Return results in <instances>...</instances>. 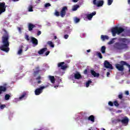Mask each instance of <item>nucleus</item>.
I'll return each mask as SVG.
<instances>
[{
	"label": "nucleus",
	"instance_id": "61",
	"mask_svg": "<svg viewBox=\"0 0 130 130\" xmlns=\"http://www.w3.org/2000/svg\"><path fill=\"white\" fill-rule=\"evenodd\" d=\"M27 49H28V48H27V49L25 50V51H27Z\"/></svg>",
	"mask_w": 130,
	"mask_h": 130
},
{
	"label": "nucleus",
	"instance_id": "13",
	"mask_svg": "<svg viewBox=\"0 0 130 130\" xmlns=\"http://www.w3.org/2000/svg\"><path fill=\"white\" fill-rule=\"evenodd\" d=\"M31 41L32 44H34V45H35V46H36L37 45H38V40H37V39L34 37H31Z\"/></svg>",
	"mask_w": 130,
	"mask_h": 130
},
{
	"label": "nucleus",
	"instance_id": "10",
	"mask_svg": "<svg viewBox=\"0 0 130 130\" xmlns=\"http://www.w3.org/2000/svg\"><path fill=\"white\" fill-rule=\"evenodd\" d=\"M124 31V29L122 27H114V34H118L119 35L120 33H122Z\"/></svg>",
	"mask_w": 130,
	"mask_h": 130
},
{
	"label": "nucleus",
	"instance_id": "37",
	"mask_svg": "<svg viewBox=\"0 0 130 130\" xmlns=\"http://www.w3.org/2000/svg\"><path fill=\"white\" fill-rule=\"evenodd\" d=\"M113 3V0H108V6H111V5Z\"/></svg>",
	"mask_w": 130,
	"mask_h": 130
},
{
	"label": "nucleus",
	"instance_id": "41",
	"mask_svg": "<svg viewBox=\"0 0 130 130\" xmlns=\"http://www.w3.org/2000/svg\"><path fill=\"white\" fill-rule=\"evenodd\" d=\"M5 107H6V105H1L0 106L1 109H4Z\"/></svg>",
	"mask_w": 130,
	"mask_h": 130
},
{
	"label": "nucleus",
	"instance_id": "45",
	"mask_svg": "<svg viewBox=\"0 0 130 130\" xmlns=\"http://www.w3.org/2000/svg\"><path fill=\"white\" fill-rule=\"evenodd\" d=\"M108 104L110 106H113V103L112 102H109Z\"/></svg>",
	"mask_w": 130,
	"mask_h": 130
},
{
	"label": "nucleus",
	"instance_id": "20",
	"mask_svg": "<svg viewBox=\"0 0 130 130\" xmlns=\"http://www.w3.org/2000/svg\"><path fill=\"white\" fill-rule=\"evenodd\" d=\"M36 70H37V71H34L33 73L34 77H36V76H37V75H38V74H39L40 72V70H39V67H36Z\"/></svg>",
	"mask_w": 130,
	"mask_h": 130
},
{
	"label": "nucleus",
	"instance_id": "35",
	"mask_svg": "<svg viewBox=\"0 0 130 130\" xmlns=\"http://www.w3.org/2000/svg\"><path fill=\"white\" fill-rule=\"evenodd\" d=\"M118 97L119 99H120V100H121V99H122L123 97V94H122V93H121L118 95Z\"/></svg>",
	"mask_w": 130,
	"mask_h": 130
},
{
	"label": "nucleus",
	"instance_id": "7",
	"mask_svg": "<svg viewBox=\"0 0 130 130\" xmlns=\"http://www.w3.org/2000/svg\"><path fill=\"white\" fill-rule=\"evenodd\" d=\"M117 121H118V122H121L123 124H125V125H127L128 124V121H129V120L128 119V118L126 116H125L122 120L118 119L116 120Z\"/></svg>",
	"mask_w": 130,
	"mask_h": 130
},
{
	"label": "nucleus",
	"instance_id": "38",
	"mask_svg": "<svg viewBox=\"0 0 130 130\" xmlns=\"http://www.w3.org/2000/svg\"><path fill=\"white\" fill-rule=\"evenodd\" d=\"M54 15H55L56 17H59V12L56 10Z\"/></svg>",
	"mask_w": 130,
	"mask_h": 130
},
{
	"label": "nucleus",
	"instance_id": "15",
	"mask_svg": "<svg viewBox=\"0 0 130 130\" xmlns=\"http://www.w3.org/2000/svg\"><path fill=\"white\" fill-rule=\"evenodd\" d=\"M90 73L94 78H99V76H100L99 73H96L94 70H90Z\"/></svg>",
	"mask_w": 130,
	"mask_h": 130
},
{
	"label": "nucleus",
	"instance_id": "46",
	"mask_svg": "<svg viewBox=\"0 0 130 130\" xmlns=\"http://www.w3.org/2000/svg\"><path fill=\"white\" fill-rule=\"evenodd\" d=\"M64 39H68V38H69V35H64Z\"/></svg>",
	"mask_w": 130,
	"mask_h": 130
},
{
	"label": "nucleus",
	"instance_id": "11",
	"mask_svg": "<svg viewBox=\"0 0 130 130\" xmlns=\"http://www.w3.org/2000/svg\"><path fill=\"white\" fill-rule=\"evenodd\" d=\"M64 64V62H61L58 63V68H60L61 70H66L68 68V66L63 65Z\"/></svg>",
	"mask_w": 130,
	"mask_h": 130
},
{
	"label": "nucleus",
	"instance_id": "36",
	"mask_svg": "<svg viewBox=\"0 0 130 130\" xmlns=\"http://www.w3.org/2000/svg\"><path fill=\"white\" fill-rule=\"evenodd\" d=\"M114 41V38H113L111 41H110L108 43V44H109V45H110L111 44H113Z\"/></svg>",
	"mask_w": 130,
	"mask_h": 130
},
{
	"label": "nucleus",
	"instance_id": "6",
	"mask_svg": "<svg viewBox=\"0 0 130 130\" xmlns=\"http://www.w3.org/2000/svg\"><path fill=\"white\" fill-rule=\"evenodd\" d=\"M47 86H41L39 88H37L35 91V95H40L42 92H43V89H45V88H47Z\"/></svg>",
	"mask_w": 130,
	"mask_h": 130
},
{
	"label": "nucleus",
	"instance_id": "32",
	"mask_svg": "<svg viewBox=\"0 0 130 130\" xmlns=\"http://www.w3.org/2000/svg\"><path fill=\"white\" fill-rule=\"evenodd\" d=\"M28 12H33V6L29 5L28 7Z\"/></svg>",
	"mask_w": 130,
	"mask_h": 130
},
{
	"label": "nucleus",
	"instance_id": "51",
	"mask_svg": "<svg viewBox=\"0 0 130 130\" xmlns=\"http://www.w3.org/2000/svg\"><path fill=\"white\" fill-rule=\"evenodd\" d=\"M120 112H121V110H118L117 112H116V113H120Z\"/></svg>",
	"mask_w": 130,
	"mask_h": 130
},
{
	"label": "nucleus",
	"instance_id": "63",
	"mask_svg": "<svg viewBox=\"0 0 130 130\" xmlns=\"http://www.w3.org/2000/svg\"><path fill=\"white\" fill-rule=\"evenodd\" d=\"M112 122H113V120H112Z\"/></svg>",
	"mask_w": 130,
	"mask_h": 130
},
{
	"label": "nucleus",
	"instance_id": "56",
	"mask_svg": "<svg viewBox=\"0 0 130 130\" xmlns=\"http://www.w3.org/2000/svg\"><path fill=\"white\" fill-rule=\"evenodd\" d=\"M86 51H87V52H90L91 50L89 49V50H87Z\"/></svg>",
	"mask_w": 130,
	"mask_h": 130
},
{
	"label": "nucleus",
	"instance_id": "17",
	"mask_svg": "<svg viewBox=\"0 0 130 130\" xmlns=\"http://www.w3.org/2000/svg\"><path fill=\"white\" fill-rule=\"evenodd\" d=\"M45 51H47V48H43L38 51V53L40 55L43 54Z\"/></svg>",
	"mask_w": 130,
	"mask_h": 130
},
{
	"label": "nucleus",
	"instance_id": "4",
	"mask_svg": "<svg viewBox=\"0 0 130 130\" xmlns=\"http://www.w3.org/2000/svg\"><path fill=\"white\" fill-rule=\"evenodd\" d=\"M93 4L94 6H96L98 7V8H99L100 7H102L103 5H104V1H98L97 0H93Z\"/></svg>",
	"mask_w": 130,
	"mask_h": 130
},
{
	"label": "nucleus",
	"instance_id": "27",
	"mask_svg": "<svg viewBox=\"0 0 130 130\" xmlns=\"http://www.w3.org/2000/svg\"><path fill=\"white\" fill-rule=\"evenodd\" d=\"M78 8H80V6L79 5H75L73 6L72 8V11H77Z\"/></svg>",
	"mask_w": 130,
	"mask_h": 130
},
{
	"label": "nucleus",
	"instance_id": "39",
	"mask_svg": "<svg viewBox=\"0 0 130 130\" xmlns=\"http://www.w3.org/2000/svg\"><path fill=\"white\" fill-rule=\"evenodd\" d=\"M74 21L75 23H79V22H80V19L76 17L75 18Z\"/></svg>",
	"mask_w": 130,
	"mask_h": 130
},
{
	"label": "nucleus",
	"instance_id": "62",
	"mask_svg": "<svg viewBox=\"0 0 130 130\" xmlns=\"http://www.w3.org/2000/svg\"><path fill=\"white\" fill-rule=\"evenodd\" d=\"M103 130H106L105 129L103 128Z\"/></svg>",
	"mask_w": 130,
	"mask_h": 130
},
{
	"label": "nucleus",
	"instance_id": "19",
	"mask_svg": "<svg viewBox=\"0 0 130 130\" xmlns=\"http://www.w3.org/2000/svg\"><path fill=\"white\" fill-rule=\"evenodd\" d=\"M88 120L91 121V122H95V116L91 115L88 117Z\"/></svg>",
	"mask_w": 130,
	"mask_h": 130
},
{
	"label": "nucleus",
	"instance_id": "12",
	"mask_svg": "<svg viewBox=\"0 0 130 130\" xmlns=\"http://www.w3.org/2000/svg\"><path fill=\"white\" fill-rule=\"evenodd\" d=\"M96 15V11H94L89 14H86V18L89 20V21H91L92 20V18H93V16Z\"/></svg>",
	"mask_w": 130,
	"mask_h": 130
},
{
	"label": "nucleus",
	"instance_id": "29",
	"mask_svg": "<svg viewBox=\"0 0 130 130\" xmlns=\"http://www.w3.org/2000/svg\"><path fill=\"white\" fill-rule=\"evenodd\" d=\"M96 55L99 57L100 58H103V56H102V54L100 52H96Z\"/></svg>",
	"mask_w": 130,
	"mask_h": 130
},
{
	"label": "nucleus",
	"instance_id": "59",
	"mask_svg": "<svg viewBox=\"0 0 130 130\" xmlns=\"http://www.w3.org/2000/svg\"><path fill=\"white\" fill-rule=\"evenodd\" d=\"M58 87V85H55V86H54V88H57Z\"/></svg>",
	"mask_w": 130,
	"mask_h": 130
},
{
	"label": "nucleus",
	"instance_id": "43",
	"mask_svg": "<svg viewBox=\"0 0 130 130\" xmlns=\"http://www.w3.org/2000/svg\"><path fill=\"white\" fill-rule=\"evenodd\" d=\"M37 81H40L41 80V76H39L36 79Z\"/></svg>",
	"mask_w": 130,
	"mask_h": 130
},
{
	"label": "nucleus",
	"instance_id": "25",
	"mask_svg": "<svg viewBox=\"0 0 130 130\" xmlns=\"http://www.w3.org/2000/svg\"><path fill=\"white\" fill-rule=\"evenodd\" d=\"M106 50V47H105V46H103L101 48V51L102 53L104 54V53H105Z\"/></svg>",
	"mask_w": 130,
	"mask_h": 130
},
{
	"label": "nucleus",
	"instance_id": "14",
	"mask_svg": "<svg viewBox=\"0 0 130 130\" xmlns=\"http://www.w3.org/2000/svg\"><path fill=\"white\" fill-rule=\"evenodd\" d=\"M34 28H36V25H35L31 23H29L28 24V31H32V30H33Z\"/></svg>",
	"mask_w": 130,
	"mask_h": 130
},
{
	"label": "nucleus",
	"instance_id": "22",
	"mask_svg": "<svg viewBox=\"0 0 130 130\" xmlns=\"http://www.w3.org/2000/svg\"><path fill=\"white\" fill-rule=\"evenodd\" d=\"M101 39L103 41H105V40H108V39H109V37L108 36L101 35Z\"/></svg>",
	"mask_w": 130,
	"mask_h": 130
},
{
	"label": "nucleus",
	"instance_id": "47",
	"mask_svg": "<svg viewBox=\"0 0 130 130\" xmlns=\"http://www.w3.org/2000/svg\"><path fill=\"white\" fill-rule=\"evenodd\" d=\"M84 74L85 75H87V74H88V70L85 69V70L84 71Z\"/></svg>",
	"mask_w": 130,
	"mask_h": 130
},
{
	"label": "nucleus",
	"instance_id": "50",
	"mask_svg": "<svg viewBox=\"0 0 130 130\" xmlns=\"http://www.w3.org/2000/svg\"><path fill=\"white\" fill-rule=\"evenodd\" d=\"M37 35L38 36H39V35H41V31L40 30L38 31Z\"/></svg>",
	"mask_w": 130,
	"mask_h": 130
},
{
	"label": "nucleus",
	"instance_id": "52",
	"mask_svg": "<svg viewBox=\"0 0 130 130\" xmlns=\"http://www.w3.org/2000/svg\"><path fill=\"white\" fill-rule=\"evenodd\" d=\"M17 29L19 31V32H21V27H18Z\"/></svg>",
	"mask_w": 130,
	"mask_h": 130
},
{
	"label": "nucleus",
	"instance_id": "16",
	"mask_svg": "<svg viewBox=\"0 0 130 130\" xmlns=\"http://www.w3.org/2000/svg\"><path fill=\"white\" fill-rule=\"evenodd\" d=\"M74 78L75 80H80V79H82V75L79 72H77L74 74Z\"/></svg>",
	"mask_w": 130,
	"mask_h": 130
},
{
	"label": "nucleus",
	"instance_id": "9",
	"mask_svg": "<svg viewBox=\"0 0 130 130\" xmlns=\"http://www.w3.org/2000/svg\"><path fill=\"white\" fill-rule=\"evenodd\" d=\"M67 11H68V7L67 6L62 7L60 13V15L61 18H63L64 16H66L67 14Z\"/></svg>",
	"mask_w": 130,
	"mask_h": 130
},
{
	"label": "nucleus",
	"instance_id": "48",
	"mask_svg": "<svg viewBox=\"0 0 130 130\" xmlns=\"http://www.w3.org/2000/svg\"><path fill=\"white\" fill-rule=\"evenodd\" d=\"M49 53H50V52L49 51H48L46 52L45 55L46 56H47V55H48L49 54Z\"/></svg>",
	"mask_w": 130,
	"mask_h": 130
},
{
	"label": "nucleus",
	"instance_id": "54",
	"mask_svg": "<svg viewBox=\"0 0 130 130\" xmlns=\"http://www.w3.org/2000/svg\"><path fill=\"white\" fill-rule=\"evenodd\" d=\"M41 83H42V81L41 80H39L38 81V84H41Z\"/></svg>",
	"mask_w": 130,
	"mask_h": 130
},
{
	"label": "nucleus",
	"instance_id": "5",
	"mask_svg": "<svg viewBox=\"0 0 130 130\" xmlns=\"http://www.w3.org/2000/svg\"><path fill=\"white\" fill-rule=\"evenodd\" d=\"M6 9H7L6 3L5 2L0 3V15L6 12Z\"/></svg>",
	"mask_w": 130,
	"mask_h": 130
},
{
	"label": "nucleus",
	"instance_id": "28",
	"mask_svg": "<svg viewBox=\"0 0 130 130\" xmlns=\"http://www.w3.org/2000/svg\"><path fill=\"white\" fill-rule=\"evenodd\" d=\"M90 84H92V81L91 80H88L86 83V88L89 87V86H90Z\"/></svg>",
	"mask_w": 130,
	"mask_h": 130
},
{
	"label": "nucleus",
	"instance_id": "8",
	"mask_svg": "<svg viewBox=\"0 0 130 130\" xmlns=\"http://www.w3.org/2000/svg\"><path fill=\"white\" fill-rule=\"evenodd\" d=\"M104 67L106 69H109L110 70H113V67L112 66V64H110V62H109L107 60H105L104 63Z\"/></svg>",
	"mask_w": 130,
	"mask_h": 130
},
{
	"label": "nucleus",
	"instance_id": "33",
	"mask_svg": "<svg viewBox=\"0 0 130 130\" xmlns=\"http://www.w3.org/2000/svg\"><path fill=\"white\" fill-rule=\"evenodd\" d=\"M114 106H116V107H119V104H118V102H117V101H114Z\"/></svg>",
	"mask_w": 130,
	"mask_h": 130
},
{
	"label": "nucleus",
	"instance_id": "44",
	"mask_svg": "<svg viewBox=\"0 0 130 130\" xmlns=\"http://www.w3.org/2000/svg\"><path fill=\"white\" fill-rule=\"evenodd\" d=\"M67 32H68V33H69V34H71V32H72V29H69L68 30H65L64 32L67 33Z\"/></svg>",
	"mask_w": 130,
	"mask_h": 130
},
{
	"label": "nucleus",
	"instance_id": "49",
	"mask_svg": "<svg viewBox=\"0 0 130 130\" xmlns=\"http://www.w3.org/2000/svg\"><path fill=\"white\" fill-rule=\"evenodd\" d=\"M125 95H129V92L128 91H125Z\"/></svg>",
	"mask_w": 130,
	"mask_h": 130
},
{
	"label": "nucleus",
	"instance_id": "40",
	"mask_svg": "<svg viewBox=\"0 0 130 130\" xmlns=\"http://www.w3.org/2000/svg\"><path fill=\"white\" fill-rule=\"evenodd\" d=\"M111 32L112 34V36H114V27H113L111 29Z\"/></svg>",
	"mask_w": 130,
	"mask_h": 130
},
{
	"label": "nucleus",
	"instance_id": "21",
	"mask_svg": "<svg viewBox=\"0 0 130 130\" xmlns=\"http://www.w3.org/2000/svg\"><path fill=\"white\" fill-rule=\"evenodd\" d=\"M49 79L52 84H54V83H55V78H54V76H49Z\"/></svg>",
	"mask_w": 130,
	"mask_h": 130
},
{
	"label": "nucleus",
	"instance_id": "30",
	"mask_svg": "<svg viewBox=\"0 0 130 130\" xmlns=\"http://www.w3.org/2000/svg\"><path fill=\"white\" fill-rule=\"evenodd\" d=\"M27 95V93L26 92H24L19 98V100H22L24 97H25Z\"/></svg>",
	"mask_w": 130,
	"mask_h": 130
},
{
	"label": "nucleus",
	"instance_id": "1",
	"mask_svg": "<svg viewBox=\"0 0 130 130\" xmlns=\"http://www.w3.org/2000/svg\"><path fill=\"white\" fill-rule=\"evenodd\" d=\"M5 32V35L2 38L3 45L0 46L1 50L2 51H5V52H9L10 51V42H9V39H10V36H9V33L6 29H4Z\"/></svg>",
	"mask_w": 130,
	"mask_h": 130
},
{
	"label": "nucleus",
	"instance_id": "42",
	"mask_svg": "<svg viewBox=\"0 0 130 130\" xmlns=\"http://www.w3.org/2000/svg\"><path fill=\"white\" fill-rule=\"evenodd\" d=\"M45 8H48V7H50V4H49V3H46V4L45 5Z\"/></svg>",
	"mask_w": 130,
	"mask_h": 130
},
{
	"label": "nucleus",
	"instance_id": "58",
	"mask_svg": "<svg viewBox=\"0 0 130 130\" xmlns=\"http://www.w3.org/2000/svg\"><path fill=\"white\" fill-rule=\"evenodd\" d=\"M127 3H128V5H130V0H128Z\"/></svg>",
	"mask_w": 130,
	"mask_h": 130
},
{
	"label": "nucleus",
	"instance_id": "55",
	"mask_svg": "<svg viewBox=\"0 0 130 130\" xmlns=\"http://www.w3.org/2000/svg\"><path fill=\"white\" fill-rule=\"evenodd\" d=\"M109 75H110V72H107V76L108 77Z\"/></svg>",
	"mask_w": 130,
	"mask_h": 130
},
{
	"label": "nucleus",
	"instance_id": "60",
	"mask_svg": "<svg viewBox=\"0 0 130 130\" xmlns=\"http://www.w3.org/2000/svg\"><path fill=\"white\" fill-rule=\"evenodd\" d=\"M14 2H19V0H13Z\"/></svg>",
	"mask_w": 130,
	"mask_h": 130
},
{
	"label": "nucleus",
	"instance_id": "34",
	"mask_svg": "<svg viewBox=\"0 0 130 130\" xmlns=\"http://www.w3.org/2000/svg\"><path fill=\"white\" fill-rule=\"evenodd\" d=\"M30 37H29V36H28L27 35H26L25 36V40H27V41H29L30 40Z\"/></svg>",
	"mask_w": 130,
	"mask_h": 130
},
{
	"label": "nucleus",
	"instance_id": "57",
	"mask_svg": "<svg viewBox=\"0 0 130 130\" xmlns=\"http://www.w3.org/2000/svg\"><path fill=\"white\" fill-rule=\"evenodd\" d=\"M54 39H57V37L56 36H54Z\"/></svg>",
	"mask_w": 130,
	"mask_h": 130
},
{
	"label": "nucleus",
	"instance_id": "23",
	"mask_svg": "<svg viewBox=\"0 0 130 130\" xmlns=\"http://www.w3.org/2000/svg\"><path fill=\"white\" fill-rule=\"evenodd\" d=\"M119 40L121 42H122L123 43H127V44H128V43H129V41H128V40H127V39L125 38H121Z\"/></svg>",
	"mask_w": 130,
	"mask_h": 130
},
{
	"label": "nucleus",
	"instance_id": "26",
	"mask_svg": "<svg viewBox=\"0 0 130 130\" xmlns=\"http://www.w3.org/2000/svg\"><path fill=\"white\" fill-rule=\"evenodd\" d=\"M47 44L49 45L51 47H54V44H53V43L52 41H49L47 42Z\"/></svg>",
	"mask_w": 130,
	"mask_h": 130
},
{
	"label": "nucleus",
	"instance_id": "18",
	"mask_svg": "<svg viewBox=\"0 0 130 130\" xmlns=\"http://www.w3.org/2000/svg\"><path fill=\"white\" fill-rule=\"evenodd\" d=\"M7 91V87L4 86H0V95L2 94L4 92Z\"/></svg>",
	"mask_w": 130,
	"mask_h": 130
},
{
	"label": "nucleus",
	"instance_id": "2",
	"mask_svg": "<svg viewBox=\"0 0 130 130\" xmlns=\"http://www.w3.org/2000/svg\"><path fill=\"white\" fill-rule=\"evenodd\" d=\"M120 64L121 65L119 64H116V69L118 71H120V72H122L123 70H124V68L123 67V66H126L127 67H128V68H130V65L124 61H121Z\"/></svg>",
	"mask_w": 130,
	"mask_h": 130
},
{
	"label": "nucleus",
	"instance_id": "24",
	"mask_svg": "<svg viewBox=\"0 0 130 130\" xmlns=\"http://www.w3.org/2000/svg\"><path fill=\"white\" fill-rule=\"evenodd\" d=\"M23 48H24V46H20L19 47V50L18 51V54H22V52H23Z\"/></svg>",
	"mask_w": 130,
	"mask_h": 130
},
{
	"label": "nucleus",
	"instance_id": "3",
	"mask_svg": "<svg viewBox=\"0 0 130 130\" xmlns=\"http://www.w3.org/2000/svg\"><path fill=\"white\" fill-rule=\"evenodd\" d=\"M115 45L116 46V48L117 49H119L120 50L128 48V46H127V44L116 43Z\"/></svg>",
	"mask_w": 130,
	"mask_h": 130
},
{
	"label": "nucleus",
	"instance_id": "53",
	"mask_svg": "<svg viewBox=\"0 0 130 130\" xmlns=\"http://www.w3.org/2000/svg\"><path fill=\"white\" fill-rule=\"evenodd\" d=\"M74 3H78V0H72Z\"/></svg>",
	"mask_w": 130,
	"mask_h": 130
},
{
	"label": "nucleus",
	"instance_id": "31",
	"mask_svg": "<svg viewBox=\"0 0 130 130\" xmlns=\"http://www.w3.org/2000/svg\"><path fill=\"white\" fill-rule=\"evenodd\" d=\"M11 98V95L9 94H6L5 96V100H10V98Z\"/></svg>",
	"mask_w": 130,
	"mask_h": 130
}]
</instances>
